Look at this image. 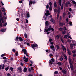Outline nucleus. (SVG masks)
<instances>
[{"mask_svg": "<svg viewBox=\"0 0 76 76\" xmlns=\"http://www.w3.org/2000/svg\"><path fill=\"white\" fill-rule=\"evenodd\" d=\"M1 10L0 9V26L1 27H2L3 26L2 23L5 22V20L3 18V14H2ZM1 21L2 23H1Z\"/></svg>", "mask_w": 76, "mask_h": 76, "instance_id": "1", "label": "nucleus"}, {"mask_svg": "<svg viewBox=\"0 0 76 76\" xmlns=\"http://www.w3.org/2000/svg\"><path fill=\"white\" fill-rule=\"evenodd\" d=\"M55 61V59L54 58H51L49 61V63L50 64H53V63Z\"/></svg>", "mask_w": 76, "mask_h": 76, "instance_id": "2", "label": "nucleus"}, {"mask_svg": "<svg viewBox=\"0 0 76 76\" xmlns=\"http://www.w3.org/2000/svg\"><path fill=\"white\" fill-rule=\"evenodd\" d=\"M22 51L24 52V54H26V56L27 57H29V56L28 55V53H27V51H26V50L25 49H23L22 50Z\"/></svg>", "mask_w": 76, "mask_h": 76, "instance_id": "3", "label": "nucleus"}, {"mask_svg": "<svg viewBox=\"0 0 76 76\" xmlns=\"http://www.w3.org/2000/svg\"><path fill=\"white\" fill-rule=\"evenodd\" d=\"M61 47L62 48V50L63 51H64L65 53H66V48L63 45H62Z\"/></svg>", "mask_w": 76, "mask_h": 76, "instance_id": "4", "label": "nucleus"}, {"mask_svg": "<svg viewBox=\"0 0 76 76\" xmlns=\"http://www.w3.org/2000/svg\"><path fill=\"white\" fill-rule=\"evenodd\" d=\"M35 2L34 1H30L29 2V5H30V6H31L32 4H35Z\"/></svg>", "mask_w": 76, "mask_h": 76, "instance_id": "5", "label": "nucleus"}, {"mask_svg": "<svg viewBox=\"0 0 76 76\" xmlns=\"http://www.w3.org/2000/svg\"><path fill=\"white\" fill-rule=\"evenodd\" d=\"M37 44H34L33 45H31L32 48L33 49L34 48V47H37Z\"/></svg>", "mask_w": 76, "mask_h": 76, "instance_id": "6", "label": "nucleus"}, {"mask_svg": "<svg viewBox=\"0 0 76 76\" xmlns=\"http://www.w3.org/2000/svg\"><path fill=\"white\" fill-rule=\"evenodd\" d=\"M54 12H56V13H60V10H57V9H54Z\"/></svg>", "mask_w": 76, "mask_h": 76, "instance_id": "7", "label": "nucleus"}, {"mask_svg": "<svg viewBox=\"0 0 76 76\" xmlns=\"http://www.w3.org/2000/svg\"><path fill=\"white\" fill-rule=\"evenodd\" d=\"M45 15L46 16H48V15H50V12L48 10L46 11V12L45 13Z\"/></svg>", "mask_w": 76, "mask_h": 76, "instance_id": "8", "label": "nucleus"}, {"mask_svg": "<svg viewBox=\"0 0 76 76\" xmlns=\"http://www.w3.org/2000/svg\"><path fill=\"white\" fill-rule=\"evenodd\" d=\"M23 59H24V61H25V62H27L28 61V58H26V57H25V56H24L23 57Z\"/></svg>", "mask_w": 76, "mask_h": 76, "instance_id": "9", "label": "nucleus"}, {"mask_svg": "<svg viewBox=\"0 0 76 76\" xmlns=\"http://www.w3.org/2000/svg\"><path fill=\"white\" fill-rule=\"evenodd\" d=\"M62 73L64 75H66V72H67V70L66 69H63L62 71Z\"/></svg>", "mask_w": 76, "mask_h": 76, "instance_id": "10", "label": "nucleus"}, {"mask_svg": "<svg viewBox=\"0 0 76 76\" xmlns=\"http://www.w3.org/2000/svg\"><path fill=\"white\" fill-rule=\"evenodd\" d=\"M4 16H3V18H4V19H6L7 18L6 17H7V15H6V12H4Z\"/></svg>", "mask_w": 76, "mask_h": 76, "instance_id": "11", "label": "nucleus"}, {"mask_svg": "<svg viewBox=\"0 0 76 76\" xmlns=\"http://www.w3.org/2000/svg\"><path fill=\"white\" fill-rule=\"evenodd\" d=\"M18 70L19 72H22V68L20 67H18Z\"/></svg>", "mask_w": 76, "mask_h": 76, "instance_id": "12", "label": "nucleus"}, {"mask_svg": "<svg viewBox=\"0 0 76 76\" xmlns=\"http://www.w3.org/2000/svg\"><path fill=\"white\" fill-rule=\"evenodd\" d=\"M50 21L51 22H52L53 23H54L56 22V21L53 18H51L50 19Z\"/></svg>", "mask_w": 76, "mask_h": 76, "instance_id": "13", "label": "nucleus"}, {"mask_svg": "<svg viewBox=\"0 0 76 76\" xmlns=\"http://www.w3.org/2000/svg\"><path fill=\"white\" fill-rule=\"evenodd\" d=\"M57 64L59 66H61L63 64V63L61 62H58L57 63Z\"/></svg>", "mask_w": 76, "mask_h": 76, "instance_id": "14", "label": "nucleus"}, {"mask_svg": "<svg viewBox=\"0 0 76 76\" xmlns=\"http://www.w3.org/2000/svg\"><path fill=\"white\" fill-rule=\"evenodd\" d=\"M59 25L60 26H63V25H65V23H59Z\"/></svg>", "mask_w": 76, "mask_h": 76, "instance_id": "15", "label": "nucleus"}, {"mask_svg": "<svg viewBox=\"0 0 76 76\" xmlns=\"http://www.w3.org/2000/svg\"><path fill=\"white\" fill-rule=\"evenodd\" d=\"M1 31L2 32H4L6 31V29H2L1 30Z\"/></svg>", "mask_w": 76, "mask_h": 76, "instance_id": "16", "label": "nucleus"}, {"mask_svg": "<svg viewBox=\"0 0 76 76\" xmlns=\"http://www.w3.org/2000/svg\"><path fill=\"white\" fill-rule=\"evenodd\" d=\"M19 39L20 40V41H23V39H22V37H20L19 38Z\"/></svg>", "mask_w": 76, "mask_h": 76, "instance_id": "17", "label": "nucleus"}, {"mask_svg": "<svg viewBox=\"0 0 76 76\" xmlns=\"http://www.w3.org/2000/svg\"><path fill=\"white\" fill-rule=\"evenodd\" d=\"M70 47L72 49H73V44L71 43L70 44Z\"/></svg>", "mask_w": 76, "mask_h": 76, "instance_id": "18", "label": "nucleus"}, {"mask_svg": "<svg viewBox=\"0 0 76 76\" xmlns=\"http://www.w3.org/2000/svg\"><path fill=\"white\" fill-rule=\"evenodd\" d=\"M27 71V68L26 67H25L24 69H23V72H26Z\"/></svg>", "mask_w": 76, "mask_h": 76, "instance_id": "19", "label": "nucleus"}, {"mask_svg": "<svg viewBox=\"0 0 76 76\" xmlns=\"http://www.w3.org/2000/svg\"><path fill=\"white\" fill-rule=\"evenodd\" d=\"M3 12H5V11H6V10H5V8L2 7L1 8Z\"/></svg>", "mask_w": 76, "mask_h": 76, "instance_id": "20", "label": "nucleus"}, {"mask_svg": "<svg viewBox=\"0 0 76 76\" xmlns=\"http://www.w3.org/2000/svg\"><path fill=\"white\" fill-rule=\"evenodd\" d=\"M51 26H49V28L48 29V31H51Z\"/></svg>", "mask_w": 76, "mask_h": 76, "instance_id": "21", "label": "nucleus"}, {"mask_svg": "<svg viewBox=\"0 0 76 76\" xmlns=\"http://www.w3.org/2000/svg\"><path fill=\"white\" fill-rule=\"evenodd\" d=\"M59 31H63L64 30V28H59Z\"/></svg>", "mask_w": 76, "mask_h": 76, "instance_id": "22", "label": "nucleus"}, {"mask_svg": "<svg viewBox=\"0 0 76 76\" xmlns=\"http://www.w3.org/2000/svg\"><path fill=\"white\" fill-rule=\"evenodd\" d=\"M72 2L73 4H75V6L76 7V2L75 1H72Z\"/></svg>", "mask_w": 76, "mask_h": 76, "instance_id": "23", "label": "nucleus"}, {"mask_svg": "<svg viewBox=\"0 0 76 76\" xmlns=\"http://www.w3.org/2000/svg\"><path fill=\"white\" fill-rule=\"evenodd\" d=\"M56 47L57 49L59 50V48H60V47L58 45H56Z\"/></svg>", "mask_w": 76, "mask_h": 76, "instance_id": "24", "label": "nucleus"}, {"mask_svg": "<svg viewBox=\"0 0 76 76\" xmlns=\"http://www.w3.org/2000/svg\"><path fill=\"white\" fill-rule=\"evenodd\" d=\"M70 64V67H71V70H73V65H72V64Z\"/></svg>", "mask_w": 76, "mask_h": 76, "instance_id": "25", "label": "nucleus"}, {"mask_svg": "<svg viewBox=\"0 0 76 76\" xmlns=\"http://www.w3.org/2000/svg\"><path fill=\"white\" fill-rule=\"evenodd\" d=\"M60 36H61V35H60V34L57 35V36H56L57 38V39H58V38H59V37H60Z\"/></svg>", "mask_w": 76, "mask_h": 76, "instance_id": "26", "label": "nucleus"}, {"mask_svg": "<svg viewBox=\"0 0 76 76\" xmlns=\"http://www.w3.org/2000/svg\"><path fill=\"white\" fill-rule=\"evenodd\" d=\"M64 56L66 60H67V56L66 55L64 54Z\"/></svg>", "mask_w": 76, "mask_h": 76, "instance_id": "27", "label": "nucleus"}, {"mask_svg": "<svg viewBox=\"0 0 76 76\" xmlns=\"http://www.w3.org/2000/svg\"><path fill=\"white\" fill-rule=\"evenodd\" d=\"M48 29L47 28H46L45 29V31H44V32H48Z\"/></svg>", "mask_w": 76, "mask_h": 76, "instance_id": "28", "label": "nucleus"}, {"mask_svg": "<svg viewBox=\"0 0 76 76\" xmlns=\"http://www.w3.org/2000/svg\"><path fill=\"white\" fill-rule=\"evenodd\" d=\"M59 3L60 6H61V0H59Z\"/></svg>", "mask_w": 76, "mask_h": 76, "instance_id": "29", "label": "nucleus"}, {"mask_svg": "<svg viewBox=\"0 0 76 76\" xmlns=\"http://www.w3.org/2000/svg\"><path fill=\"white\" fill-rule=\"evenodd\" d=\"M58 71H56L54 72V74H55V75H57V74H58Z\"/></svg>", "mask_w": 76, "mask_h": 76, "instance_id": "30", "label": "nucleus"}, {"mask_svg": "<svg viewBox=\"0 0 76 76\" xmlns=\"http://www.w3.org/2000/svg\"><path fill=\"white\" fill-rule=\"evenodd\" d=\"M50 48H51V49H53V48H54V46L53 45H51L50 46Z\"/></svg>", "mask_w": 76, "mask_h": 76, "instance_id": "31", "label": "nucleus"}, {"mask_svg": "<svg viewBox=\"0 0 76 76\" xmlns=\"http://www.w3.org/2000/svg\"><path fill=\"white\" fill-rule=\"evenodd\" d=\"M59 60L60 61H62V60H63V58L61 57L59 58Z\"/></svg>", "mask_w": 76, "mask_h": 76, "instance_id": "32", "label": "nucleus"}, {"mask_svg": "<svg viewBox=\"0 0 76 76\" xmlns=\"http://www.w3.org/2000/svg\"><path fill=\"white\" fill-rule=\"evenodd\" d=\"M19 39V37L18 36L17 37H16V39H15L16 41H18V39Z\"/></svg>", "mask_w": 76, "mask_h": 76, "instance_id": "33", "label": "nucleus"}, {"mask_svg": "<svg viewBox=\"0 0 76 76\" xmlns=\"http://www.w3.org/2000/svg\"><path fill=\"white\" fill-rule=\"evenodd\" d=\"M10 70L12 71V72H13V68L11 67L10 68Z\"/></svg>", "mask_w": 76, "mask_h": 76, "instance_id": "34", "label": "nucleus"}, {"mask_svg": "<svg viewBox=\"0 0 76 76\" xmlns=\"http://www.w3.org/2000/svg\"><path fill=\"white\" fill-rule=\"evenodd\" d=\"M49 9L50 11H51L52 9H53V7H49Z\"/></svg>", "mask_w": 76, "mask_h": 76, "instance_id": "35", "label": "nucleus"}, {"mask_svg": "<svg viewBox=\"0 0 76 76\" xmlns=\"http://www.w3.org/2000/svg\"><path fill=\"white\" fill-rule=\"evenodd\" d=\"M66 31H64L62 32V34H63V35L65 34H66Z\"/></svg>", "mask_w": 76, "mask_h": 76, "instance_id": "36", "label": "nucleus"}, {"mask_svg": "<svg viewBox=\"0 0 76 76\" xmlns=\"http://www.w3.org/2000/svg\"><path fill=\"white\" fill-rule=\"evenodd\" d=\"M9 69V67H7V68H6L5 69V70L6 71H7V70H8Z\"/></svg>", "mask_w": 76, "mask_h": 76, "instance_id": "37", "label": "nucleus"}, {"mask_svg": "<svg viewBox=\"0 0 76 76\" xmlns=\"http://www.w3.org/2000/svg\"><path fill=\"white\" fill-rule=\"evenodd\" d=\"M7 25V23H5L3 24V26H5Z\"/></svg>", "mask_w": 76, "mask_h": 76, "instance_id": "38", "label": "nucleus"}, {"mask_svg": "<svg viewBox=\"0 0 76 76\" xmlns=\"http://www.w3.org/2000/svg\"><path fill=\"white\" fill-rule=\"evenodd\" d=\"M68 37V36H67V35H65L64 36V38H67Z\"/></svg>", "mask_w": 76, "mask_h": 76, "instance_id": "39", "label": "nucleus"}, {"mask_svg": "<svg viewBox=\"0 0 76 76\" xmlns=\"http://www.w3.org/2000/svg\"><path fill=\"white\" fill-rule=\"evenodd\" d=\"M4 64H3L2 69H4Z\"/></svg>", "mask_w": 76, "mask_h": 76, "instance_id": "40", "label": "nucleus"}, {"mask_svg": "<svg viewBox=\"0 0 76 76\" xmlns=\"http://www.w3.org/2000/svg\"><path fill=\"white\" fill-rule=\"evenodd\" d=\"M59 17V14H58L57 15V19H58V17Z\"/></svg>", "mask_w": 76, "mask_h": 76, "instance_id": "41", "label": "nucleus"}, {"mask_svg": "<svg viewBox=\"0 0 76 76\" xmlns=\"http://www.w3.org/2000/svg\"><path fill=\"white\" fill-rule=\"evenodd\" d=\"M45 24L46 25H48V21H47L45 22Z\"/></svg>", "mask_w": 76, "mask_h": 76, "instance_id": "42", "label": "nucleus"}, {"mask_svg": "<svg viewBox=\"0 0 76 76\" xmlns=\"http://www.w3.org/2000/svg\"><path fill=\"white\" fill-rule=\"evenodd\" d=\"M54 6L56 7H57V4H56V3L55 2L54 3Z\"/></svg>", "mask_w": 76, "mask_h": 76, "instance_id": "43", "label": "nucleus"}, {"mask_svg": "<svg viewBox=\"0 0 76 76\" xmlns=\"http://www.w3.org/2000/svg\"><path fill=\"white\" fill-rule=\"evenodd\" d=\"M24 36L25 37H26V38H27V34H24Z\"/></svg>", "mask_w": 76, "mask_h": 76, "instance_id": "44", "label": "nucleus"}, {"mask_svg": "<svg viewBox=\"0 0 76 76\" xmlns=\"http://www.w3.org/2000/svg\"><path fill=\"white\" fill-rule=\"evenodd\" d=\"M27 18H29V17H30V16L29 15V14L28 13L27 14Z\"/></svg>", "mask_w": 76, "mask_h": 76, "instance_id": "45", "label": "nucleus"}, {"mask_svg": "<svg viewBox=\"0 0 76 76\" xmlns=\"http://www.w3.org/2000/svg\"><path fill=\"white\" fill-rule=\"evenodd\" d=\"M12 51H13V52H14V53H15V51H16V50H15V49H12Z\"/></svg>", "mask_w": 76, "mask_h": 76, "instance_id": "46", "label": "nucleus"}, {"mask_svg": "<svg viewBox=\"0 0 76 76\" xmlns=\"http://www.w3.org/2000/svg\"><path fill=\"white\" fill-rule=\"evenodd\" d=\"M52 39H49V42H51L52 41Z\"/></svg>", "mask_w": 76, "mask_h": 76, "instance_id": "47", "label": "nucleus"}, {"mask_svg": "<svg viewBox=\"0 0 76 76\" xmlns=\"http://www.w3.org/2000/svg\"><path fill=\"white\" fill-rule=\"evenodd\" d=\"M48 8H49V5H48V4L46 6V9H48Z\"/></svg>", "mask_w": 76, "mask_h": 76, "instance_id": "48", "label": "nucleus"}, {"mask_svg": "<svg viewBox=\"0 0 76 76\" xmlns=\"http://www.w3.org/2000/svg\"><path fill=\"white\" fill-rule=\"evenodd\" d=\"M52 50L54 52L56 51V49H55V48H53V49H52Z\"/></svg>", "mask_w": 76, "mask_h": 76, "instance_id": "49", "label": "nucleus"}, {"mask_svg": "<svg viewBox=\"0 0 76 76\" xmlns=\"http://www.w3.org/2000/svg\"><path fill=\"white\" fill-rule=\"evenodd\" d=\"M69 24L71 26H72V22H70L69 23Z\"/></svg>", "mask_w": 76, "mask_h": 76, "instance_id": "50", "label": "nucleus"}, {"mask_svg": "<svg viewBox=\"0 0 76 76\" xmlns=\"http://www.w3.org/2000/svg\"><path fill=\"white\" fill-rule=\"evenodd\" d=\"M66 15V12H64L63 14V15L64 16H65Z\"/></svg>", "mask_w": 76, "mask_h": 76, "instance_id": "51", "label": "nucleus"}, {"mask_svg": "<svg viewBox=\"0 0 76 76\" xmlns=\"http://www.w3.org/2000/svg\"><path fill=\"white\" fill-rule=\"evenodd\" d=\"M7 76H11L10 74L9 73H8L7 74Z\"/></svg>", "mask_w": 76, "mask_h": 76, "instance_id": "52", "label": "nucleus"}, {"mask_svg": "<svg viewBox=\"0 0 76 76\" xmlns=\"http://www.w3.org/2000/svg\"><path fill=\"white\" fill-rule=\"evenodd\" d=\"M59 69H60V70H63V69H62V68H61V66H60L59 67Z\"/></svg>", "mask_w": 76, "mask_h": 76, "instance_id": "53", "label": "nucleus"}, {"mask_svg": "<svg viewBox=\"0 0 76 76\" xmlns=\"http://www.w3.org/2000/svg\"><path fill=\"white\" fill-rule=\"evenodd\" d=\"M66 21L67 22H69V19L66 18Z\"/></svg>", "mask_w": 76, "mask_h": 76, "instance_id": "54", "label": "nucleus"}, {"mask_svg": "<svg viewBox=\"0 0 76 76\" xmlns=\"http://www.w3.org/2000/svg\"><path fill=\"white\" fill-rule=\"evenodd\" d=\"M1 57H3L4 56V54H2L1 56Z\"/></svg>", "mask_w": 76, "mask_h": 76, "instance_id": "55", "label": "nucleus"}, {"mask_svg": "<svg viewBox=\"0 0 76 76\" xmlns=\"http://www.w3.org/2000/svg\"><path fill=\"white\" fill-rule=\"evenodd\" d=\"M69 12H71L72 11V9L71 8L69 9Z\"/></svg>", "mask_w": 76, "mask_h": 76, "instance_id": "56", "label": "nucleus"}, {"mask_svg": "<svg viewBox=\"0 0 76 76\" xmlns=\"http://www.w3.org/2000/svg\"><path fill=\"white\" fill-rule=\"evenodd\" d=\"M15 54L16 56H18V53L17 52L16 53H15Z\"/></svg>", "mask_w": 76, "mask_h": 76, "instance_id": "57", "label": "nucleus"}, {"mask_svg": "<svg viewBox=\"0 0 76 76\" xmlns=\"http://www.w3.org/2000/svg\"><path fill=\"white\" fill-rule=\"evenodd\" d=\"M49 4L50 6H51V5H52V3H51V2H50L49 3Z\"/></svg>", "mask_w": 76, "mask_h": 76, "instance_id": "58", "label": "nucleus"}, {"mask_svg": "<svg viewBox=\"0 0 76 76\" xmlns=\"http://www.w3.org/2000/svg\"><path fill=\"white\" fill-rule=\"evenodd\" d=\"M3 59H6V57H3Z\"/></svg>", "mask_w": 76, "mask_h": 76, "instance_id": "59", "label": "nucleus"}, {"mask_svg": "<svg viewBox=\"0 0 76 76\" xmlns=\"http://www.w3.org/2000/svg\"><path fill=\"white\" fill-rule=\"evenodd\" d=\"M69 62L70 63V62H72V61H71V60L70 59V58H69Z\"/></svg>", "mask_w": 76, "mask_h": 76, "instance_id": "60", "label": "nucleus"}, {"mask_svg": "<svg viewBox=\"0 0 76 76\" xmlns=\"http://www.w3.org/2000/svg\"><path fill=\"white\" fill-rule=\"evenodd\" d=\"M64 28L65 31H66L67 30V29L66 28V27H64Z\"/></svg>", "mask_w": 76, "mask_h": 76, "instance_id": "61", "label": "nucleus"}, {"mask_svg": "<svg viewBox=\"0 0 76 76\" xmlns=\"http://www.w3.org/2000/svg\"><path fill=\"white\" fill-rule=\"evenodd\" d=\"M51 29L52 31H54V28H51Z\"/></svg>", "mask_w": 76, "mask_h": 76, "instance_id": "62", "label": "nucleus"}, {"mask_svg": "<svg viewBox=\"0 0 76 76\" xmlns=\"http://www.w3.org/2000/svg\"><path fill=\"white\" fill-rule=\"evenodd\" d=\"M16 20H17V21H19V19L18 18H17Z\"/></svg>", "mask_w": 76, "mask_h": 76, "instance_id": "63", "label": "nucleus"}, {"mask_svg": "<svg viewBox=\"0 0 76 76\" xmlns=\"http://www.w3.org/2000/svg\"><path fill=\"white\" fill-rule=\"evenodd\" d=\"M28 76H33V75H32V74H29L28 75Z\"/></svg>", "mask_w": 76, "mask_h": 76, "instance_id": "64", "label": "nucleus"}]
</instances>
